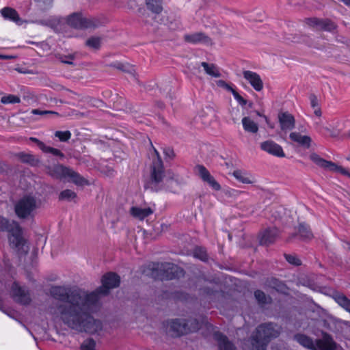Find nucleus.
Wrapping results in <instances>:
<instances>
[{
	"label": "nucleus",
	"mask_w": 350,
	"mask_h": 350,
	"mask_svg": "<svg viewBox=\"0 0 350 350\" xmlns=\"http://www.w3.org/2000/svg\"><path fill=\"white\" fill-rule=\"evenodd\" d=\"M103 285L95 291L88 292L73 287L54 286L51 294L58 300L51 312L69 328L79 332L95 334L103 329L102 322L94 318L92 313L99 306L101 295H107L111 288L119 286L120 278L115 273L103 276Z\"/></svg>",
	"instance_id": "1"
},
{
	"label": "nucleus",
	"mask_w": 350,
	"mask_h": 350,
	"mask_svg": "<svg viewBox=\"0 0 350 350\" xmlns=\"http://www.w3.org/2000/svg\"><path fill=\"white\" fill-rule=\"evenodd\" d=\"M281 333L280 327L275 324L262 323L252 332L247 343L245 345V350H266L270 341Z\"/></svg>",
	"instance_id": "2"
},
{
	"label": "nucleus",
	"mask_w": 350,
	"mask_h": 350,
	"mask_svg": "<svg viewBox=\"0 0 350 350\" xmlns=\"http://www.w3.org/2000/svg\"><path fill=\"white\" fill-rule=\"evenodd\" d=\"M0 231L8 233V241L10 247L19 255L28 254L29 246L27 240L23 234V230L15 220H0Z\"/></svg>",
	"instance_id": "3"
},
{
	"label": "nucleus",
	"mask_w": 350,
	"mask_h": 350,
	"mask_svg": "<svg viewBox=\"0 0 350 350\" xmlns=\"http://www.w3.org/2000/svg\"><path fill=\"white\" fill-rule=\"evenodd\" d=\"M45 173L55 180L69 178L77 185L82 186L88 184L87 180L78 172L59 163L44 165Z\"/></svg>",
	"instance_id": "4"
},
{
	"label": "nucleus",
	"mask_w": 350,
	"mask_h": 350,
	"mask_svg": "<svg viewBox=\"0 0 350 350\" xmlns=\"http://www.w3.org/2000/svg\"><path fill=\"white\" fill-rule=\"evenodd\" d=\"M294 338L301 346L310 350H342L327 334H325L321 339L317 340L315 342L309 336L302 334H295Z\"/></svg>",
	"instance_id": "5"
},
{
	"label": "nucleus",
	"mask_w": 350,
	"mask_h": 350,
	"mask_svg": "<svg viewBox=\"0 0 350 350\" xmlns=\"http://www.w3.org/2000/svg\"><path fill=\"white\" fill-rule=\"evenodd\" d=\"M157 158L154 159L150 166V178L144 184L146 189H150L152 191H157L159 185L162 183L165 177V170L163 161L159 156L158 151L154 148Z\"/></svg>",
	"instance_id": "6"
},
{
	"label": "nucleus",
	"mask_w": 350,
	"mask_h": 350,
	"mask_svg": "<svg viewBox=\"0 0 350 350\" xmlns=\"http://www.w3.org/2000/svg\"><path fill=\"white\" fill-rule=\"evenodd\" d=\"M68 26L77 29H88L98 27L101 23L94 17H85L81 12H74L66 18Z\"/></svg>",
	"instance_id": "7"
},
{
	"label": "nucleus",
	"mask_w": 350,
	"mask_h": 350,
	"mask_svg": "<svg viewBox=\"0 0 350 350\" xmlns=\"http://www.w3.org/2000/svg\"><path fill=\"white\" fill-rule=\"evenodd\" d=\"M36 208V198L31 196H25L15 203L14 212L18 219H26Z\"/></svg>",
	"instance_id": "8"
},
{
	"label": "nucleus",
	"mask_w": 350,
	"mask_h": 350,
	"mask_svg": "<svg viewBox=\"0 0 350 350\" xmlns=\"http://www.w3.org/2000/svg\"><path fill=\"white\" fill-rule=\"evenodd\" d=\"M310 159L313 163L321 168L329 170L330 172H338L342 175L350 177V173L345 168L338 165L336 163L332 161H327L323 159L317 153H312L310 155Z\"/></svg>",
	"instance_id": "9"
},
{
	"label": "nucleus",
	"mask_w": 350,
	"mask_h": 350,
	"mask_svg": "<svg viewBox=\"0 0 350 350\" xmlns=\"http://www.w3.org/2000/svg\"><path fill=\"white\" fill-rule=\"evenodd\" d=\"M305 23L317 31L332 32L337 27L336 23L329 18H307L305 19Z\"/></svg>",
	"instance_id": "10"
},
{
	"label": "nucleus",
	"mask_w": 350,
	"mask_h": 350,
	"mask_svg": "<svg viewBox=\"0 0 350 350\" xmlns=\"http://www.w3.org/2000/svg\"><path fill=\"white\" fill-rule=\"evenodd\" d=\"M186 319H174L166 323V331L172 337L188 334L186 329Z\"/></svg>",
	"instance_id": "11"
},
{
	"label": "nucleus",
	"mask_w": 350,
	"mask_h": 350,
	"mask_svg": "<svg viewBox=\"0 0 350 350\" xmlns=\"http://www.w3.org/2000/svg\"><path fill=\"white\" fill-rule=\"evenodd\" d=\"M10 294L16 302L23 305L29 304L31 301L28 290L16 282L12 286Z\"/></svg>",
	"instance_id": "12"
},
{
	"label": "nucleus",
	"mask_w": 350,
	"mask_h": 350,
	"mask_svg": "<svg viewBox=\"0 0 350 350\" xmlns=\"http://www.w3.org/2000/svg\"><path fill=\"white\" fill-rule=\"evenodd\" d=\"M159 270L161 273L162 278L165 280H172L184 275V271L182 269L170 262L161 264Z\"/></svg>",
	"instance_id": "13"
},
{
	"label": "nucleus",
	"mask_w": 350,
	"mask_h": 350,
	"mask_svg": "<svg viewBox=\"0 0 350 350\" xmlns=\"http://www.w3.org/2000/svg\"><path fill=\"white\" fill-rule=\"evenodd\" d=\"M196 169L198 171V175L205 183H206L212 189L215 191L221 190L220 184L210 174L208 170L203 165H197Z\"/></svg>",
	"instance_id": "14"
},
{
	"label": "nucleus",
	"mask_w": 350,
	"mask_h": 350,
	"mask_svg": "<svg viewBox=\"0 0 350 350\" xmlns=\"http://www.w3.org/2000/svg\"><path fill=\"white\" fill-rule=\"evenodd\" d=\"M260 148L263 151L277 157L284 158L286 156L282 147L271 140L262 142L260 144Z\"/></svg>",
	"instance_id": "15"
},
{
	"label": "nucleus",
	"mask_w": 350,
	"mask_h": 350,
	"mask_svg": "<svg viewBox=\"0 0 350 350\" xmlns=\"http://www.w3.org/2000/svg\"><path fill=\"white\" fill-rule=\"evenodd\" d=\"M243 76L256 92H260L263 89V81L258 73L251 70H244Z\"/></svg>",
	"instance_id": "16"
},
{
	"label": "nucleus",
	"mask_w": 350,
	"mask_h": 350,
	"mask_svg": "<svg viewBox=\"0 0 350 350\" xmlns=\"http://www.w3.org/2000/svg\"><path fill=\"white\" fill-rule=\"evenodd\" d=\"M184 40L185 42L198 44H204L209 45L212 44L211 39L203 32H196L184 36Z\"/></svg>",
	"instance_id": "17"
},
{
	"label": "nucleus",
	"mask_w": 350,
	"mask_h": 350,
	"mask_svg": "<svg viewBox=\"0 0 350 350\" xmlns=\"http://www.w3.org/2000/svg\"><path fill=\"white\" fill-rule=\"evenodd\" d=\"M278 121L282 131H291L295 128V117L288 111L281 112L278 114Z\"/></svg>",
	"instance_id": "18"
},
{
	"label": "nucleus",
	"mask_w": 350,
	"mask_h": 350,
	"mask_svg": "<svg viewBox=\"0 0 350 350\" xmlns=\"http://www.w3.org/2000/svg\"><path fill=\"white\" fill-rule=\"evenodd\" d=\"M29 140L35 143L42 152L45 154H51L59 159H64L65 158V154L60 150L46 146L43 142L40 141L38 138L31 137H29Z\"/></svg>",
	"instance_id": "19"
},
{
	"label": "nucleus",
	"mask_w": 350,
	"mask_h": 350,
	"mask_svg": "<svg viewBox=\"0 0 350 350\" xmlns=\"http://www.w3.org/2000/svg\"><path fill=\"white\" fill-rule=\"evenodd\" d=\"M1 14L5 20L11 21L16 25L21 26L24 21L20 17L17 11L10 7H5L1 10Z\"/></svg>",
	"instance_id": "20"
},
{
	"label": "nucleus",
	"mask_w": 350,
	"mask_h": 350,
	"mask_svg": "<svg viewBox=\"0 0 350 350\" xmlns=\"http://www.w3.org/2000/svg\"><path fill=\"white\" fill-rule=\"evenodd\" d=\"M279 232L276 228H268L262 231L259 235V242L262 245H269L275 242Z\"/></svg>",
	"instance_id": "21"
},
{
	"label": "nucleus",
	"mask_w": 350,
	"mask_h": 350,
	"mask_svg": "<svg viewBox=\"0 0 350 350\" xmlns=\"http://www.w3.org/2000/svg\"><path fill=\"white\" fill-rule=\"evenodd\" d=\"M16 157L23 163L27 164L31 167H38L40 165V159L34 154L20 152L16 154Z\"/></svg>",
	"instance_id": "22"
},
{
	"label": "nucleus",
	"mask_w": 350,
	"mask_h": 350,
	"mask_svg": "<svg viewBox=\"0 0 350 350\" xmlns=\"http://www.w3.org/2000/svg\"><path fill=\"white\" fill-rule=\"evenodd\" d=\"M290 139L299 146L309 148L311 146L312 138L308 135H302L298 132H292L289 135Z\"/></svg>",
	"instance_id": "23"
},
{
	"label": "nucleus",
	"mask_w": 350,
	"mask_h": 350,
	"mask_svg": "<svg viewBox=\"0 0 350 350\" xmlns=\"http://www.w3.org/2000/svg\"><path fill=\"white\" fill-rule=\"evenodd\" d=\"M153 213L150 207L142 208L139 206H132L130 209V214L136 219H145Z\"/></svg>",
	"instance_id": "24"
},
{
	"label": "nucleus",
	"mask_w": 350,
	"mask_h": 350,
	"mask_svg": "<svg viewBox=\"0 0 350 350\" xmlns=\"http://www.w3.org/2000/svg\"><path fill=\"white\" fill-rule=\"evenodd\" d=\"M215 337L218 341V350H235L234 346L221 334L215 333Z\"/></svg>",
	"instance_id": "25"
},
{
	"label": "nucleus",
	"mask_w": 350,
	"mask_h": 350,
	"mask_svg": "<svg viewBox=\"0 0 350 350\" xmlns=\"http://www.w3.org/2000/svg\"><path fill=\"white\" fill-rule=\"evenodd\" d=\"M148 10L159 14L163 11V0H145Z\"/></svg>",
	"instance_id": "26"
},
{
	"label": "nucleus",
	"mask_w": 350,
	"mask_h": 350,
	"mask_svg": "<svg viewBox=\"0 0 350 350\" xmlns=\"http://www.w3.org/2000/svg\"><path fill=\"white\" fill-rule=\"evenodd\" d=\"M242 125L245 131L256 133L258 131V126L254 120L250 117H244L242 119Z\"/></svg>",
	"instance_id": "27"
},
{
	"label": "nucleus",
	"mask_w": 350,
	"mask_h": 350,
	"mask_svg": "<svg viewBox=\"0 0 350 350\" xmlns=\"http://www.w3.org/2000/svg\"><path fill=\"white\" fill-rule=\"evenodd\" d=\"M203 323L204 318L202 317L200 319H198L196 318L186 319V329H188V334L198 331Z\"/></svg>",
	"instance_id": "28"
},
{
	"label": "nucleus",
	"mask_w": 350,
	"mask_h": 350,
	"mask_svg": "<svg viewBox=\"0 0 350 350\" xmlns=\"http://www.w3.org/2000/svg\"><path fill=\"white\" fill-rule=\"evenodd\" d=\"M201 66L204 68L207 75L214 77H219L221 76V73L214 64H208L203 62L201 63Z\"/></svg>",
	"instance_id": "29"
},
{
	"label": "nucleus",
	"mask_w": 350,
	"mask_h": 350,
	"mask_svg": "<svg viewBox=\"0 0 350 350\" xmlns=\"http://www.w3.org/2000/svg\"><path fill=\"white\" fill-rule=\"evenodd\" d=\"M232 174L237 180L242 183L251 184L253 183L251 180V176L240 170H234Z\"/></svg>",
	"instance_id": "30"
},
{
	"label": "nucleus",
	"mask_w": 350,
	"mask_h": 350,
	"mask_svg": "<svg viewBox=\"0 0 350 350\" xmlns=\"http://www.w3.org/2000/svg\"><path fill=\"white\" fill-rule=\"evenodd\" d=\"M298 232L301 239L304 241H310L313 238V234L312 232L306 225L303 224H299L298 228Z\"/></svg>",
	"instance_id": "31"
},
{
	"label": "nucleus",
	"mask_w": 350,
	"mask_h": 350,
	"mask_svg": "<svg viewBox=\"0 0 350 350\" xmlns=\"http://www.w3.org/2000/svg\"><path fill=\"white\" fill-rule=\"evenodd\" d=\"M77 198V193L71 189H64L59 194V200L60 201H72Z\"/></svg>",
	"instance_id": "32"
},
{
	"label": "nucleus",
	"mask_w": 350,
	"mask_h": 350,
	"mask_svg": "<svg viewBox=\"0 0 350 350\" xmlns=\"http://www.w3.org/2000/svg\"><path fill=\"white\" fill-rule=\"evenodd\" d=\"M317 131L323 136H329L332 137H336L338 136V133L336 131L329 129L327 126L317 125Z\"/></svg>",
	"instance_id": "33"
},
{
	"label": "nucleus",
	"mask_w": 350,
	"mask_h": 350,
	"mask_svg": "<svg viewBox=\"0 0 350 350\" xmlns=\"http://www.w3.org/2000/svg\"><path fill=\"white\" fill-rule=\"evenodd\" d=\"M221 290V285L210 282L203 288V292L206 295H212L219 292Z\"/></svg>",
	"instance_id": "34"
},
{
	"label": "nucleus",
	"mask_w": 350,
	"mask_h": 350,
	"mask_svg": "<svg viewBox=\"0 0 350 350\" xmlns=\"http://www.w3.org/2000/svg\"><path fill=\"white\" fill-rule=\"evenodd\" d=\"M335 300L340 306L350 312V300L346 296L342 294L336 295Z\"/></svg>",
	"instance_id": "35"
},
{
	"label": "nucleus",
	"mask_w": 350,
	"mask_h": 350,
	"mask_svg": "<svg viewBox=\"0 0 350 350\" xmlns=\"http://www.w3.org/2000/svg\"><path fill=\"white\" fill-rule=\"evenodd\" d=\"M1 102L4 105L16 104L21 102V98L14 94H8L1 97Z\"/></svg>",
	"instance_id": "36"
},
{
	"label": "nucleus",
	"mask_w": 350,
	"mask_h": 350,
	"mask_svg": "<svg viewBox=\"0 0 350 350\" xmlns=\"http://www.w3.org/2000/svg\"><path fill=\"white\" fill-rule=\"evenodd\" d=\"M54 135L57 137L60 142H66L71 138L72 134L70 131H57L55 132Z\"/></svg>",
	"instance_id": "37"
},
{
	"label": "nucleus",
	"mask_w": 350,
	"mask_h": 350,
	"mask_svg": "<svg viewBox=\"0 0 350 350\" xmlns=\"http://www.w3.org/2000/svg\"><path fill=\"white\" fill-rule=\"evenodd\" d=\"M85 44L94 49H98L100 47V38L98 37H91L86 40Z\"/></svg>",
	"instance_id": "38"
},
{
	"label": "nucleus",
	"mask_w": 350,
	"mask_h": 350,
	"mask_svg": "<svg viewBox=\"0 0 350 350\" xmlns=\"http://www.w3.org/2000/svg\"><path fill=\"white\" fill-rule=\"evenodd\" d=\"M254 296L257 301L262 304L269 302L271 298L265 295L264 292L257 290L254 292Z\"/></svg>",
	"instance_id": "39"
},
{
	"label": "nucleus",
	"mask_w": 350,
	"mask_h": 350,
	"mask_svg": "<svg viewBox=\"0 0 350 350\" xmlns=\"http://www.w3.org/2000/svg\"><path fill=\"white\" fill-rule=\"evenodd\" d=\"M33 115L46 116L51 115L55 117H59L60 114L58 112L51 110H41L40 109H34L31 112Z\"/></svg>",
	"instance_id": "40"
},
{
	"label": "nucleus",
	"mask_w": 350,
	"mask_h": 350,
	"mask_svg": "<svg viewBox=\"0 0 350 350\" xmlns=\"http://www.w3.org/2000/svg\"><path fill=\"white\" fill-rule=\"evenodd\" d=\"M150 225L152 226V229H148V231L150 233L159 234L163 232L162 229L160 226L161 220H152V222L150 223Z\"/></svg>",
	"instance_id": "41"
},
{
	"label": "nucleus",
	"mask_w": 350,
	"mask_h": 350,
	"mask_svg": "<svg viewBox=\"0 0 350 350\" xmlns=\"http://www.w3.org/2000/svg\"><path fill=\"white\" fill-rule=\"evenodd\" d=\"M96 343L93 339L85 340L81 346V350H95Z\"/></svg>",
	"instance_id": "42"
},
{
	"label": "nucleus",
	"mask_w": 350,
	"mask_h": 350,
	"mask_svg": "<svg viewBox=\"0 0 350 350\" xmlns=\"http://www.w3.org/2000/svg\"><path fill=\"white\" fill-rule=\"evenodd\" d=\"M75 55L70 54L68 55H59L58 59L64 64L72 65L73 64V60L75 59Z\"/></svg>",
	"instance_id": "43"
},
{
	"label": "nucleus",
	"mask_w": 350,
	"mask_h": 350,
	"mask_svg": "<svg viewBox=\"0 0 350 350\" xmlns=\"http://www.w3.org/2000/svg\"><path fill=\"white\" fill-rule=\"evenodd\" d=\"M216 84L218 87L225 89L226 90L232 93L234 91V88L232 84L226 83L224 80H218L216 81Z\"/></svg>",
	"instance_id": "44"
},
{
	"label": "nucleus",
	"mask_w": 350,
	"mask_h": 350,
	"mask_svg": "<svg viewBox=\"0 0 350 350\" xmlns=\"http://www.w3.org/2000/svg\"><path fill=\"white\" fill-rule=\"evenodd\" d=\"M284 257L288 262L295 266H299L301 265V261L296 256L291 254H285Z\"/></svg>",
	"instance_id": "45"
},
{
	"label": "nucleus",
	"mask_w": 350,
	"mask_h": 350,
	"mask_svg": "<svg viewBox=\"0 0 350 350\" xmlns=\"http://www.w3.org/2000/svg\"><path fill=\"white\" fill-rule=\"evenodd\" d=\"M193 255L195 257L205 260L207 258V254L204 250L202 248L197 247L193 251Z\"/></svg>",
	"instance_id": "46"
},
{
	"label": "nucleus",
	"mask_w": 350,
	"mask_h": 350,
	"mask_svg": "<svg viewBox=\"0 0 350 350\" xmlns=\"http://www.w3.org/2000/svg\"><path fill=\"white\" fill-rule=\"evenodd\" d=\"M111 66L124 72H131L129 66L121 62H114Z\"/></svg>",
	"instance_id": "47"
},
{
	"label": "nucleus",
	"mask_w": 350,
	"mask_h": 350,
	"mask_svg": "<svg viewBox=\"0 0 350 350\" xmlns=\"http://www.w3.org/2000/svg\"><path fill=\"white\" fill-rule=\"evenodd\" d=\"M232 94L234 96V98L239 103V105L241 106H245L247 105V100L242 97L236 90H234Z\"/></svg>",
	"instance_id": "48"
},
{
	"label": "nucleus",
	"mask_w": 350,
	"mask_h": 350,
	"mask_svg": "<svg viewBox=\"0 0 350 350\" xmlns=\"http://www.w3.org/2000/svg\"><path fill=\"white\" fill-rule=\"evenodd\" d=\"M10 170V165L6 161L0 160V174L8 173Z\"/></svg>",
	"instance_id": "49"
},
{
	"label": "nucleus",
	"mask_w": 350,
	"mask_h": 350,
	"mask_svg": "<svg viewBox=\"0 0 350 350\" xmlns=\"http://www.w3.org/2000/svg\"><path fill=\"white\" fill-rule=\"evenodd\" d=\"M163 154L165 158L172 159L175 157V153L172 148L167 147L163 149Z\"/></svg>",
	"instance_id": "50"
},
{
	"label": "nucleus",
	"mask_w": 350,
	"mask_h": 350,
	"mask_svg": "<svg viewBox=\"0 0 350 350\" xmlns=\"http://www.w3.org/2000/svg\"><path fill=\"white\" fill-rule=\"evenodd\" d=\"M310 105L313 109L319 107V100L316 95L310 94L309 96Z\"/></svg>",
	"instance_id": "51"
},
{
	"label": "nucleus",
	"mask_w": 350,
	"mask_h": 350,
	"mask_svg": "<svg viewBox=\"0 0 350 350\" xmlns=\"http://www.w3.org/2000/svg\"><path fill=\"white\" fill-rule=\"evenodd\" d=\"M160 226L162 229V232H165L168 230L170 226V224L167 221H164L163 220H161Z\"/></svg>",
	"instance_id": "52"
},
{
	"label": "nucleus",
	"mask_w": 350,
	"mask_h": 350,
	"mask_svg": "<svg viewBox=\"0 0 350 350\" xmlns=\"http://www.w3.org/2000/svg\"><path fill=\"white\" fill-rule=\"evenodd\" d=\"M314 109V114H315L317 116H318V117H321V115H322V111H321V108L319 107L315 108V109Z\"/></svg>",
	"instance_id": "53"
},
{
	"label": "nucleus",
	"mask_w": 350,
	"mask_h": 350,
	"mask_svg": "<svg viewBox=\"0 0 350 350\" xmlns=\"http://www.w3.org/2000/svg\"><path fill=\"white\" fill-rule=\"evenodd\" d=\"M0 59H10V57L8 55H3L0 54Z\"/></svg>",
	"instance_id": "54"
},
{
	"label": "nucleus",
	"mask_w": 350,
	"mask_h": 350,
	"mask_svg": "<svg viewBox=\"0 0 350 350\" xmlns=\"http://www.w3.org/2000/svg\"><path fill=\"white\" fill-rule=\"evenodd\" d=\"M299 130L302 133L306 132V129L304 126L299 127Z\"/></svg>",
	"instance_id": "55"
},
{
	"label": "nucleus",
	"mask_w": 350,
	"mask_h": 350,
	"mask_svg": "<svg viewBox=\"0 0 350 350\" xmlns=\"http://www.w3.org/2000/svg\"><path fill=\"white\" fill-rule=\"evenodd\" d=\"M342 2L348 6H350V0H342Z\"/></svg>",
	"instance_id": "56"
},
{
	"label": "nucleus",
	"mask_w": 350,
	"mask_h": 350,
	"mask_svg": "<svg viewBox=\"0 0 350 350\" xmlns=\"http://www.w3.org/2000/svg\"><path fill=\"white\" fill-rule=\"evenodd\" d=\"M273 217H274L273 219H281V217H280V216L277 217V216H275V215H273Z\"/></svg>",
	"instance_id": "57"
},
{
	"label": "nucleus",
	"mask_w": 350,
	"mask_h": 350,
	"mask_svg": "<svg viewBox=\"0 0 350 350\" xmlns=\"http://www.w3.org/2000/svg\"><path fill=\"white\" fill-rule=\"evenodd\" d=\"M159 107H161V108H162V107H163V103H159Z\"/></svg>",
	"instance_id": "58"
},
{
	"label": "nucleus",
	"mask_w": 350,
	"mask_h": 350,
	"mask_svg": "<svg viewBox=\"0 0 350 350\" xmlns=\"http://www.w3.org/2000/svg\"><path fill=\"white\" fill-rule=\"evenodd\" d=\"M346 135H347L348 137H349V138H350V132L347 133L346 134Z\"/></svg>",
	"instance_id": "59"
},
{
	"label": "nucleus",
	"mask_w": 350,
	"mask_h": 350,
	"mask_svg": "<svg viewBox=\"0 0 350 350\" xmlns=\"http://www.w3.org/2000/svg\"><path fill=\"white\" fill-rule=\"evenodd\" d=\"M5 219V218L3 217L0 216V219Z\"/></svg>",
	"instance_id": "60"
},
{
	"label": "nucleus",
	"mask_w": 350,
	"mask_h": 350,
	"mask_svg": "<svg viewBox=\"0 0 350 350\" xmlns=\"http://www.w3.org/2000/svg\"><path fill=\"white\" fill-rule=\"evenodd\" d=\"M349 249L350 250V243H349Z\"/></svg>",
	"instance_id": "61"
}]
</instances>
